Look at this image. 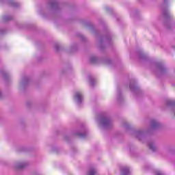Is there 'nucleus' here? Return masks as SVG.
<instances>
[{
    "label": "nucleus",
    "mask_w": 175,
    "mask_h": 175,
    "mask_svg": "<svg viewBox=\"0 0 175 175\" xmlns=\"http://www.w3.org/2000/svg\"><path fill=\"white\" fill-rule=\"evenodd\" d=\"M83 25L88 28L94 35L98 38L97 46L100 51L105 53L107 47H113V33L104 25L105 35L101 36L100 32L95 29L94 25L90 22H84Z\"/></svg>",
    "instance_id": "1"
},
{
    "label": "nucleus",
    "mask_w": 175,
    "mask_h": 175,
    "mask_svg": "<svg viewBox=\"0 0 175 175\" xmlns=\"http://www.w3.org/2000/svg\"><path fill=\"white\" fill-rule=\"evenodd\" d=\"M64 8H65V3H62L61 0H49L45 7L39 8L38 13L44 18H50L53 13H60Z\"/></svg>",
    "instance_id": "2"
},
{
    "label": "nucleus",
    "mask_w": 175,
    "mask_h": 175,
    "mask_svg": "<svg viewBox=\"0 0 175 175\" xmlns=\"http://www.w3.org/2000/svg\"><path fill=\"white\" fill-rule=\"evenodd\" d=\"M161 127V124L154 119L150 120V127L145 130H135L133 129V136L139 139L140 142H143L146 139V136L151 132V131H157Z\"/></svg>",
    "instance_id": "3"
},
{
    "label": "nucleus",
    "mask_w": 175,
    "mask_h": 175,
    "mask_svg": "<svg viewBox=\"0 0 175 175\" xmlns=\"http://www.w3.org/2000/svg\"><path fill=\"white\" fill-rule=\"evenodd\" d=\"M98 122L103 129H111L113 126V120L107 113H102L98 116Z\"/></svg>",
    "instance_id": "4"
},
{
    "label": "nucleus",
    "mask_w": 175,
    "mask_h": 175,
    "mask_svg": "<svg viewBox=\"0 0 175 175\" xmlns=\"http://www.w3.org/2000/svg\"><path fill=\"white\" fill-rule=\"evenodd\" d=\"M152 70L157 76H163V75H166V72H167V70L166 69V67H165V65L162 62H155L153 64Z\"/></svg>",
    "instance_id": "5"
},
{
    "label": "nucleus",
    "mask_w": 175,
    "mask_h": 175,
    "mask_svg": "<svg viewBox=\"0 0 175 175\" xmlns=\"http://www.w3.org/2000/svg\"><path fill=\"white\" fill-rule=\"evenodd\" d=\"M89 61L90 64H99V62H103V64H105V65H113V60L107 57L99 58L95 56H92L90 57Z\"/></svg>",
    "instance_id": "6"
},
{
    "label": "nucleus",
    "mask_w": 175,
    "mask_h": 175,
    "mask_svg": "<svg viewBox=\"0 0 175 175\" xmlns=\"http://www.w3.org/2000/svg\"><path fill=\"white\" fill-rule=\"evenodd\" d=\"M73 135L80 139H85L87 137V135H88V129L85 126L82 125L79 130L75 131L73 133Z\"/></svg>",
    "instance_id": "7"
},
{
    "label": "nucleus",
    "mask_w": 175,
    "mask_h": 175,
    "mask_svg": "<svg viewBox=\"0 0 175 175\" xmlns=\"http://www.w3.org/2000/svg\"><path fill=\"white\" fill-rule=\"evenodd\" d=\"M161 10L165 18H170V12L167 9V0H163V3L161 5Z\"/></svg>",
    "instance_id": "8"
},
{
    "label": "nucleus",
    "mask_w": 175,
    "mask_h": 175,
    "mask_svg": "<svg viewBox=\"0 0 175 175\" xmlns=\"http://www.w3.org/2000/svg\"><path fill=\"white\" fill-rule=\"evenodd\" d=\"M0 3L1 5H8L9 6H12V8H20V3L15 2L13 0H1Z\"/></svg>",
    "instance_id": "9"
},
{
    "label": "nucleus",
    "mask_w": 175,
    "mask_h": 175,
    "mask_svg": "<svg viewBox=\"0 0 175 175\" xmlns=\"http://www.w3.org/2000/svg\"><path fill=\"white\" fill-rule=\"evenodd\" d=\"M105 10L107 12V13L111 14V16H113L114 17V18H116V21L118 23V24H121V23H122L121 18L120 16H118V15H117V14H116V12H114V10L113 8L106 6Z\"/></svg>",
    "instance_id": "10"
},
{
    "label": "nucleus",
    "mask_w": 175,
    "mask_h": 175,
    "mask_svg": "<svg viewBox=\"0 0 175 175\" xmlns=\"http://www.w3.org/2000/svg\"><path fill=\"white\" fill-rule=\"evenodd\" d=\"M29 83H31V78L27 76L23 77L21 83V89L24 91L29 85Z\"/></svg>",
    "instance_id": "11"
},
{
    "label": "nucleus",
    "mask_w": 175,
    "mask_h": 175,
    "mask_svg": "<svg viewBox=\"0 0 175 175\" xmlns=\"http://www.w3.org/2000/svg\"><path fill=\"white\" fill-rule=\"evenodd\" d=\"M132 92L133 95H142V90L140 89V87H139L137 83L133 80L132 85Z\"/></svg>",
    "instance_id": "12"
},
{
    "label": "nucleus",
    "mask_w": 175,
    "mask_h": 175,
    "mask_svg": "<svg viewBox=\"0 0 175 175\" xmlns=\"http://www.w3.org/2000/svg\"><path fill=\"white\" fill-rule=\"evenodd\" d=\"M120 175H131V167L126 165H120L119 167Z\"/></svg>",
    "instance_id": "13"
},
{
    "label": "nucleus",
    "mask_w": 175,
    "mask_h": 175,
    "mask_svg": "<svg viewBox=\"0 0 175 175\" xmlns=\"http://www.w3.org/2000/svg\"><path fill=\"white\" fill-rule=\"evenodd\" d=\"M74 99L77 105L81 106L83 103V94L80 92H75L74 94Z\"/></svg>",
    "instance_id": "14"
},
{
    "label": "nucleus",
    "mask_w": 175,
    "mask_h": 175,
    "mask_svg": "<svg viewBox=\"0 0 175 175\" xmlns=\"http://www.w3.org/2000/svg\"><path fill=\"white\" fill-rule=\"evenodd\" d=\"M116 99L119 105H121L124 102V96L122 95V91L121 90V88H117V95H116Z\"/></svg>",
    "instance_id": "15"
},
{
    "label": "nucleus",
    "mask_w": 175,
    "mask_h": 175,
    "mask_svg": "<svg viewBox=\"0 0 175 175\" xmlns=\"http://www.w3.org/2000/svg\"><path fill=\"white\" fill-rule=\"evenodd\" d=\"M0 74H1V76H2V77L5 80V81L8 83V81H9L10 79V75L8 73V72L5 69L1 68L0 70Z\"/></svg>",
    "instance_id": "16"
},
{
    "label": "nucleus",
    "mask_w": 175,
    "mask_h": 175,
    "mask_svg": "<svg viewBox=\"0 0 175 175\" xmlns=\"http://www.w3.org/2000/svg\"><path fill=\"white\" fill-rule=\"evenodd\" d=\"M88 79L89 80L90 86H92V88H94L95 87V84L96 83V79H95V77H94L91 75H88Z\"/></svg>",
    "instance_id": "17"
},
{
    "label": "nucleus",
    "mask_w": 175,
    "mask_h": 175,
    "mask_svg": "<svg viewBox=\"0 0 175 175\" xmlns=\"http://www.w3.org/2000/svg\"><path fill=\"white\" fill-rule=\"evenodd\" d=\"M150 150H151L153 152L157 151L158 147L157 146V144L154 141H150L148 142Z\"/></svg>",
    "instance_id": "18"
},
{
    "label": "nucleus",
    "mask_w": 175,
    "mask_h": 175,
    "mask_svg": "<svg viewBox=\"0 0 175 175\" xmlns=\"http://www.w3.org/2000/svg\"><path fill=\"white\" fill-rule=\"evenodd\" d=\"M96 174H98V170L94 167H90L87 172V175H96Z\"/></svg>",
    "instance_id": "19"
},
{
    "label": "nucleus",
    "mask_w": 175,
    "mask_h": 175,
    "mask_svg": "<svg viewBox=\"0 0 175 175\" xmlns=\"http://www.w3.org/2000/svg\"><path fill=\"white\" fill-rule=\"evenodd\" d=\"M28 165V163L24 162V163H17L16 164V167L18 170H21L22 169H24Z\"/></svg>",
    "instance_id": "20"
},
{
    "label": "nucleus",
    "mask_w": 175,
    "mask_h": 175,
    "mask_svg": "<svg viewBox=\"0 0 175 175\" xmlns=\"http://www.w3.org/2000/svg\"><path fill=\"white\" fill-rule=\"evenodd\" d=\"M17 27H18V28H27V29H31V28L33 27V25L31 23H26L25 25L17 24Z\"/></svg>",
    "instance_id": "21"
},
{
    "label": "nucleus",
    "mask_w": 175,
    "mask_h": 175,
    "mask_svg": "<svg viewBox=\"0 0 175 175\" xmlns=\"http://www.w3.org/2000/svg\"><path fill=\"white\" fill-rule=\"evenodd\" d=\"M138 57L141 60L142 59L146 60L147 59V58H148V56L146 55L144 53H143L142 51H139L138 53Z\"/></svg>",
    "instance_id": "22"
},
{
    "label": "nucleus",
    "mask_w": 175,
    "mask_h": 175,
    "mask_svg": "<svg viewBox=\"0 0 175 175\" xmlns=\"http://www.w3.org/2000/svg\"><path fill=\"white\" fill-rule=\"evenodd\" d=\"M79 50V47L77 46V44H74L71 46L69 53H76Z\"/></svg>",
    "instance_id": "23"
},
{
    "label": "nucleus",
    "mask_w": 175,
    "mask_h": 175,
    "mask_svg": "<svg viewBox=\"0 0 175 175\" xmlns=\"http://www.w3.org/2000/svg\"><path fill=\"white\" fill-rule=\"evenodd\" d=\"M77 36H78V38L81 39L83 43H85V42H87V38L81 34V33H77Z\"/></svg>",
    "instance_id": "24"
},
{
    "label": "nucleus",
    "mask_w": 175,
    "mask_h": 175,
    "mask_svg": "<svg viewBox=\"0 0 175 175\" xmlns=\"http://www.w3.org/2000/svg\"><path fill=\"white\" fill-rule=\"evenodd\" d=\"M133 18H135L136 20H139L140 18V12H139L137 10L133 11Z\"/></svg>",
    "instance_id": "25"
},
{
    "label": "nucleus",
    "mask_w": 175,
    "mask_h": 175,
    "mask_svg": "<svg viewBox=\"0 0 175 175\" xmlns=\"http://www.w3.org/2000/svg\"><path fill=\"white\" fill-rule=\"evenodd\" d=\"M122 126L124 128V129L128 132L129 131H131V125L128 124L126 122H124L122 123Z\"/></svg>",
    "instance_id": "26"
},
{
    "label": "nucleus",
    "mask_w": 175,
    "mask_h": 175,
    "mask_svg": "<svg viewBox=\"0 0 175 175\" xmlns=\"http://www.w3.org/2000/svg\"><path fill=\"white\" fill-rule=\"evenodd\" d=\"M11 20H13L12 16H3V21L4 23H8V21H11Z\"/></svg>",
    "instance_id": "27"
},
{
    "label": "nucleus",
    "mask_w": 175,
    "mask_h": 175,
    "mask_svg": "<svg viewBox=\"0 0 175 175\" xmlns=\"http://www.w3.org/2000/svg\"><path fill=\"white\" fill-rule=\"evenodd\" d=\"M54 49H55L56 53H58V51H59V49H60L59 44H54Z\"/></svg>",
    "instance_id": "28"
},
{
    "label": "nucleus",
    "mask_w": 175,
    "mask_h": 175,
    "mask_svg": "<svg viewBox=\"0 0 175 175\" xmlns=\"http://www.w3.org/2000/svg\"><path fill=\"white\" fill-rule=\"evenodd\" d=\"M64 140L68 142V143H70V136L68 135H64Z\"/></svg>",
    "instance_id": "29"
},
{
    "label": "nucleus",
    "mask_w": 175,
    "mask_h": 175,
    "mask_svg": "<svg viewBox=\"0 0 175 175\" xmlns=\"http://www.w3.org/2000/svg\"><path fill=\"white\" fill-rule=\"evenodd\" d=\"M18 152H25L27 151V148L25 147H21L18 149Z\"/></svg>",
    "instance_id": "30"
},
{
    "label": "nucleus",
    "mask_w": 175,
    "mask_h": 175,
    "mask_svg": "<svg viewBox=\"0 0 175 175\" xmlns=\"http://www.w3.org/2000/svg\"><path fill=\"white\" fill-rule=\"evenodd\" d=\"M52 151H53V152H57V154H58V152H59V148H58V147L57 146H54L52 148Z\"/></svg>",
    "instance_id": "31"
},
{
    "label": "nucleus",
    "mask_w": 175,
    "mask_h": 175,
    "mask_svg": "<svg viewBox=\"0 0 175 175\" xmlns=\"http://www.w3.org/2000/svg\"><path fill=\"white\" fill-rule=\"evenodd\" d=\"M5 33H6V29H0V35H5Z\"/></svg>",
    "instance_id": "32"
},
{
    "label": "nucleus",
    "mask_w": 175,
    "mask_h": 175,
    "mask_svg": "<svg viewBox=\"0 0 175 175\" xmlns=\"http://www.w3.org/2000/svg\"><path fill=\"white\" fill-rule=\"evenodd\" d=\"M27 107H28L29 109V107H31V106L32 105V103L31 101H27L26 103Z\"/></svg>",
    "instance_id": "33"
},
{
    "label": "nucleus",
    "mask_w": 175,
    "mask_h": 175,
    "mask_svg": "<svg viewBox=\"0 0 175 175\" xmlns=\"http://www.w3.org/2000/svg\"><path fill=\"white\" fill-rule=\"evenodd\" d=\"M155 175H165L161 171H156Z\"/></svg>",
    "instance_id": "34"
},
{
    "label": "nucleus",
    "mask_w": 175,
    "mask_h": 175,
    "mask_svg": "<svg viewBox=\"0 0 175 175\" xmlns=\"http://www.w3.org/2000/svg\"><path fill=\"white\" fill-rule=\"evenodd\" d=\"M126 85H127V87L129 85V87L130 88V91H132V82H131V81H129V83Z\"/></svg>",
    "instance_id": "35"
},
{
    "label": "nucleus",
    "mask_w": 175,
    "mask_h": 175,
    "mask_svg": "<svg viewBox=\"0 0 175 175\" xmlns=\"http://www.w3.org/2000/svg\"><path fill=\"white\" fill-rule=\"evenodd\" d=\"M71 150H72V151L73 152H75L77 151V149H76V148H75V146L72 147V148H71Z\"/></svg>",
    "instance_id": "36"
},
{
    "label": "nucleus",
    "mask_w": 175,
    "mask_h": 175,
    "mask_svg": "<svg viewBox=\"0 0 175 175\" xmlns=\"http://www.w3.org/2000/svg\"><path fill=\"white\" fill-rule=\"evenodd\" d=\"M99 23L100 24H104L103 21L102 20H99Z\"/></svg>",
    "instance_id": "37"
}]
</instances>
